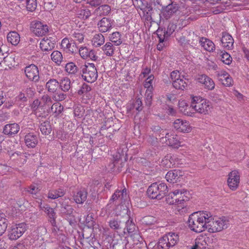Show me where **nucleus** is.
Wrapping results in <instances>:
<instances>
[{"label":"nucleus","mask_w":249,"mask_h":249,"mask_svg":"<svg viewBox=\"0 0 249 249\" xmlns=\"http://www.w3.org/2000/svg\"><path fill=\"white\" fill-rule=\"evenodd\" d=\"M208 212H198L191 214L188 218V226L196 232H201L207 229V220L209 215Z\"/></svg>","instance_id":"nucleus-1"},{"label":"nucleus","mask_w":249,"mask_h":249,"mask_svg":"<svg viewBox=\"0 0 249 249\" xmlns=\"http://www.w3.org/2000/svg\"><path fill=\"white\" fill-rule=\"evenodd\" d=\"M207 214L209 216L207 223V229L209 232H219L228 228L230 226V222L227 217H213L209 212H208Z\"/></svg>","instance_id":"nucleus-2"},{"label":"nucleus","mask_w":249,"mask_h":249,"mask_svg":"<svg viewBox=\"0 0 249 249\" xmlns=\"http://www.w3.org/2000/svg\"><path fill=\"white\" fill-rule=\"evenodd\" d=\"M168 192V187L163 182H155L149 186L147 194L152 199H160Z\"/></svg>","instance_id":"nucleus-3"},{"label":"nucleus","mask_w":249,"mask_h":249,"mask_svg":"<svg viewBox=\"0 0 249 249\" xmlns=\"http://www.w3.org/2000/svg\"><path fill=\"white\" fill-rule=\"evenodd\" d=\"M83 79L89 83L95 82L98 77L97 69L93 63H88L82 65L81 68Z\"/></svg>","instance_id":"nucleus-4"},{"label":"nucleus","mask_w":249,"mask_h":249,"mask_svg":"<svg viewBox=\"0 0 249 249\" xmlns=\"http://www.w3.org/2000/svg\"><path fill=\"white\" fill-rule=\"evenodd\" d=\"M179 238L177 234L169 232L160 238L158 243L159 249H169L174 246L178 241Z\"/></svg>","instance_id":"nucleus-5"},{"label":"nucleus","mask_w":249,"mask_h":249,"mask_svg":"<svg viewBox=\"0 0 249 249\" xmlns=\"http://www.w3.org/2000/svg\"><path fill=\"white\" fill-rule=\"evenodd\" d=\"M28 226L24 222L15 224L10 226L7 231V236L10 240L19 238L27 231Z\"/></svg>","instance_id":"nucleus-6"},{"label":"nucleus","mask_w":249,"mask_h":249,"mask_svg":"<svg viewBox=\"0 0 249 249\" xmlns=\"http://www.w3.org/2000/svg\"><path fill=\"white\" fill-rule=\"evenodd\" d=\"M187 193L184 189L176 190L167 196V202L171 205L181 204L187 200V197L185 195Z\"/></svg>","instance_id":"nucleus-7"},{"label":"nucleus","mask_w":249,"mask_h":249,"mask_svg":"<svg viewBox=\"0 0 249 249\" xmlns=\"http://www.w3.org/2000/svg\"><path fill=\"white\" fill-rule=\"evenodd\" d=\"M191 107L197 112L204 114H208L211 108L208 101L197 96L193 98Z\"/></svg>","instance_id":"nucleus-8"},{"label":"nucleus","mask_w":249,"mask_h":249,"mask_svg":"<svg viewBox=\"0 0 249 249\" xmlns=\"http://www.w3.org/2000/svg\"><path fill=\"white\" fill-rule=\"evenodd\" d=\"M170 78L175 89L184 90L187 88L188 79L184 78V76L181 75L178 71H173L170 74Z\"/></svg>","instance_id":"nucleus-9"},{"label":"nucleus","mask_w":249,"mask_h":249,"mask_svg":"<svg viewBox=\"0 0 249 249\" xmlns=\"http://www.w3.org/2000/svg\"><path fill=\"white\" fill-rule=\"evenodd\" d=\"M31 27L33 33L38 36H44L49 32L48 25L39 21H33Z\"/></svg>","instance_id":"nucleus-10"},{"label":"nucleus","mask_w":249,"mask_h":249,"mask_svg":"<svg viewBox=\"0 0 249 249\" xmlns=\"http://www.w3.org/2000/svg\"><path fill=\"white\" fill-rule=\"evenodd\" d=\"M161 140L166 144L175 148H178L182 146L178 136L172 132L167 133L165 137L162 138Z\"/></svg>","instance_id":"nucleus-11"},{"label":"nucleus","mask_w":249,"mask_h":249,"mask_svg":"<svg viewBox=\"0 0 249 249\" xmlns=\"http://www.w3.org/2000/svg\"><path fill=\"white\" fill-rule=\"evenodd\" d=\"M24 72L29 80L37 82L39 80V72L38 68L34 64L25 67Z\"/></svg>","instance_id":"nucleus-12"},{"label":"nucleus","mask_w":249,"mask_h":249,"mask_svg":"<svg viewBox=\"0 0 249 249\" xmlns=\"http://www.w3.org/2000/svg\"><path fill=\"white\" fill-rule=\"evenodd\" d=\"M239 182L240 175L238 171L233 170L230 172L227 180L229 188L233 191L236 190L239 186Z\"/></svg>","instance_id":"nucleus-13"},{"label":"nucleus","mask_w":249,"mask_h":249,"mask_svg":"<svg viewBox=\"0 0 249 249\" xmlns=\"http://www.w3.org/2000/svg\"><path fill=\"white\" fill-rule=\"evenodd\" d=\"M79 53L81 57L84 59H90L93 61H96L98 59V56L95 51L92 49H89L87 47L81 46L79 47Z\"/></svg>","instance_id":"nucleus-14"},{"label":"nucleus","mask_w":249,"mask_h":249,"mask_svg":"<svg viewBox=\"0 0 249 249\" xmlns=\"http://www.w3.org/2000/svg\"><path fill=\"white\" fill-rule=\"evenodd\" d=\"M142 100L137 98L136 100L130 101L126 106L127 112L130 113H138L142 109Z\"/></svg>","instance_id":"nucleus-15"},{"label":"nucleus","mask_w":249,"mask_h":249,"mask_svg":"<svg viewBox=\"0 0 249 249\" xmlns=\"http://www.w3.org/2000/svg\"><path fill=\"white\" fill-rule=\"evenodd\" d=\"M197 80L205 89L208 90H213L215 87V84L213 79L205 74L199 75Z\"/></svg>","instance_id":"nucleus-16"},{"label":"nucleus","mask_w":249,"mask_h":249,"mask_svg":"<svg viewBox=\"0 0 249 249\" xmlns=\"http://www.w3.org/2000/svg\"><path fill=\"white\" fill-rule=\"evenodd\" d=\"M178 10V6L176 2H172L171 4L166 5L162 8V14L166 19H168Z\"/></svg>","instance_id":"nucleus-17"},{"label":"nucleus","mask_w":249,"mask_h":249,"mask_svg":"<svg viewBox=\"0 0 249 249\" xmlns=\"http://www.w3.org/2000/svg\"><path fill=\"white\" fill-rule=\"evenodd\" d=\"M39 206L41 210L44 211L50 218L51 224H55L56 213L53 208H51L48 204L42 205V201L39 203Z\"/></svg>","instance_id":"nucleus-18"},{"label":"nucleus","mask_w":249,"mask_h":249,"mask_svg":"<svg viewBox=\"0 0 249 249\" xmlns=\"http://www.w3.org/2000/svg\"><path fill=\"white\" fill-rule=\"evenodd\" d=\"M174 127L179 132H189L191 131V127L189 122L181 119H177L174 123Z\"/></svg>","instance_id":"nucleus-19"},{"label":"nucleus","mask_w":249,"mask_h":249,"mask_svg":"<svg viewBox=\"0 0 249 249\" xmlns=\"http://www.w3.org/2000/svg\"><path fill=\"white\" fill-rule=\"evenodd\" d=\"M113 25V20L107 18H103L98 23V28L101 32L109 31Z\"/></svg>","instance_id":"nucleus-20"},{"label":"nucleus","mask_w":249,"mask_h":249,"mask_svg":"<svg viewBox=\"0 0 249 249\" xmlns=\"http://www.w3.org/2000/svg\"><path fill=\"white\" fill-rule=\"evenodd\" d=\"M61 46L65 51L71 53H73L77 49L75 43L66 37L62 39Z\"/></svg>","instance_id":"nucleus-21"},{"label":"nucleus","mask_w":249,"mask_h":249,"mask_svg":"<svg viewBox=\"0 0 249 249\" xmlns=\"http://www.w3.org/2000/svg\"><path fill=\"white\" fill-rule=\"evenodd\" d=\"M182 172L178 170H173L169 171L165 176V178L167 181L171 183H176L182 176Z\"/></svg>","instance_id":"nucleus-22"},{"label":"nucleus","mask_w":249,"mask_h":249,"mask_svg":"<svg viewBox=\"0 0 249 249\" xmlns=\"http://www.w3.org/2000/svg\"><path fill=\"white\" fill-rule=\"evenodd\" d=\"M19 129L20 126L17 123L9 124L4 126L3 132L5 135H13L17 134Z\"/></svg>","instance_id":"nucleus-23"},{"label":"nucleus","mask_w":249,"mask_h":249,"mask_svg":"<svg viewBox=\"0 0 249 249\" xmlns=\"http://www.w3.org/2000/svg\"><path fill=\"white\" fill-rule=\"evenodd\" d=\"M221 42L223 47L225 48L228 50L232 49L234 40L232 37L229 34L226 33H223Z\"/></svg>","instance_id":"nucleus-24"},{"label":"nucleus","mask_w":249,"mask_h":249,"mask_svg":"<svg viewBox=\"0 0 249 249\" xmlns=\"http://www.w3.org/2000/svg\"><path fill=\"white\" fill-rule=\"evenodd\" d=\"M31 109L34 112V114L37 117H43V115L41 113L42 110L45 112L43 106L41 104L40 101L38 99L35 100L31 105Z\"/></svg>","instance_id":"nucleus-25"},{"label":"nucleus","mask_w":249,"mask_h":249,"mask_svg":"<svg viewBox=\"0 0 249 249\" xmlns=\"http://www.w3.org/2000/svg\"><path fill=\"white\" fill-rule=\"evenodd\" d=\"M54 41L48 38H43L40 43V47L43 51H51L54 48Z\"/></svg>","instance_id":"nucleus-26"},{"label":"nucleus","mask_w":249,"mask_h":249,"mask_svg":"<svg viewBox=\"0 0 249 249\" xmlns=\"http://www.w3.org/2000/svg\"><path fill=\"white\" fill-rule=\"evenodd\" d=\"M199 42L204 49L208 52H213L215 49L214 44L213 41L208 38L200 37L199 38Z\"/></svg>","instance_id":"nucleus-27"},{"label":"nucleus","mask_w":249,"mask_h":249,"mask_svg":"<svg viewBox=\"0 0 249 249\" xmlns=\"http://www.w3.org/2000/svg\"><path fill=\"white\" fill-rule=\"evenodd\" d=\"M87 195L86 190H80L73 195V200L77 204H83L86 200Z\"/></svg>","instance_id":"nucleus-28"},{"label":"nucleus","mask_w":249,"mask_h":249,"mask_svg":"<svg viewBox=\"0 0 249 249\" xmlns=\"http://www.w3.org/2000/svg\"><path fill=\"white\" fill-rule=\"evenodd\" d=\"M25 142L28 147H35L38 142L37 136L32 133H29L25 137Z\"/></svg>","instance_id":"nucleus-29"},{"label":"nucleus","mask_w":249,"mask_h":249,"mask_svg":"<svg viewBox=\"0 0 249 249\" xmlns=\"http://www.w3.org/2000/svg\"><path fill=\"white\" fill-rule=\"evenodd\" d=\"M103 53L107 56H113L116 48L110 42H107L102 48Z\"/></svg>","instance_id":"nucleus-30"},{"label":"nucleus","mask_w":249,"mask_h":249,"mask_svg":"<svg viewBox=\"0 0 249 249\" xmlns=\"http://www.w3.org/2000/svg\"><path fill=\"white\" fill-rule=\"evenodd\" d=\"M20 38L19 35L15 31L10 32L7 35V40L8 42L15 46L19 43Z\"/></svg>","instance_id":"nucleus-31"},{"label":"nucleus","mask_w":249,"mask_h":249,"mask_svg":"<svg viewBox=\"0 0 249 249\" xmlns=\"http://www.w3.org/2000/svg\"><path fill=\"white\" fill-rule=\"evenodd\" d=\"M63 110V107L58 102L53 104L50 108L48 110V112L52 113L55 117L59 116Z\"/></svg>","instance_id":"nucleus-32"},{"label":"nucleus","mask_w":249,"mask_h":249,"mask_svg":"<svg viewBox=\"0 0 249 249\" xmlns=\"http://www.w3.org/2000/svg\"><path fill=\"white\" fill-rule=\"evenodd\" d=\"M205 236L200 235L195 240V244L192 249H206Z\"/></svg>","instance_id":"nucleus-33"},{"label":"nucleus","mask_w":249,"mask_h":249,"mask_svg":"<svg viewBox=\"0 0 249 249\" xmlns=\"http://www.w3.org/2000/svg\"><path fill=\"white\" fill-rule=\"evenodd\" d=\"M8 219L5 213H0V236L6 231L8 226Z\"/></svg>","instance_id":"nucleus-34"},{"label":"nucleus","mask_w":249,"mask_h":249,"mask_svg":"<svg viewBox=\"0 0 249 249\" xmlns=\"http://www.w3.org/2000/svg\"><path fill=\"white\" fill-rule=\"evenodd\" d=\"M59 86L64 92L69 90L71 88V81L68 77H63L59 82Z\"/></svg>","instance_id":"nucleus-35"},{"label":"nucleus","mask_w":249,"mask_h":249,"mask_svg":"<svg viewBox=\"0 0 249 249\" xmlns=\"http://www.w3.org/2000/svg\"><path fill=\"white\" fill-rule=\"evenodd\" d=\"M91 43L95 47H100L105 43V37L101 34H95L91 39Z\"/></svg>","instance_id":"nucleus-36"},{"label":"nucleus","mask_w":249,"mask_h":249,"mask_svg":"<svg viewBox=\"0 0 249 249\" xmlns=\"http://www.w3.org/2000/svg\"><path fill=\"white\" fill-rule=\"evenodd\" d=\"M59 87V82L56 79H51L46 84V88L50 92L54 93Z\"/></svg>","instance_id":"nucleus-37"},{"label":"nucleus","mask_w":249,"mask_h":249,"mask_svg":"<svg viewBox=\"0 0 249 249\" xmlns=\"http://www.w3.org/2000/svg\"><path fill=\"white\" fill-rule=\"evenodd\" d=\"M65 192L62 189H58L50 190L48 194V198L52 199H55L58 197L63 196Z\"/></svg>","instance_id":"nucleus-38"},{"label":"nucleus","mask_w":249,"mask_h":249,"mask_svg":"<svg viewBox=\"0 0 249 249\" xmlns=\"http://www.w3.org/2000/svg\"><path fill=\"white\" fill-rule=\"evenodd\" d=\"M109 40L110 42L114 44L115 46H119L122 43L121 39V35L118 32H113L109 36Z\"/></svg>","instance_id":"nucleus-39"},{"label":"nucleus","mask_w":249,"mask_h":249,"mask_svg":"<svg viewBox=\"0 0 249 249\" xmlns=\"http://www.w3.org/2000/svg\"><path fill=\"white\" fill-rule=\"evenodd\" d=\"M91 89V87L89 85L86 83H83L81 86L80 89L78 91V94L80 95L84 94L86 95L88 99H89L92 96V95L89 93Z\"/></svg>","instance_id":"nucleus-40"},{"label":"nucleus","mask_w":249,"mask_h":249,"mask_svg":"<svg viewBox=\"0 0 249 249\" xmlns=\"http://www.w3.org/2000/svg\"><path fill=\"white\" fill-rule=\"evenodd\" d=\"M124 222H122L118 218L112 219L109 222V225L111 229L114 230H118L122 229Z\"/></svg>","instance_id":"nucleus-41"},{"label":"nucleus","mask_w":249,"mask_h":249,"mask_svg":"<svg viewBox=\"0 0 249 249\" xmlns=\"http://www.w3.org/2000/svg\"><path fill=\"white\" fill-rule=\"evenodd\" d=\"M65 70L67 73L71 75H75L78 71L77 67L73 62L67 63L65 67Z\"/></svg>","instance_id":"nucleus-42"},{"label":"nucleus","mask_w":249,"mask_h":249,"mask_svg":"<svg viewBox=\"0 0 249 249\" xmlns=\"http://www.w3.org/2000/svg\"><path fill=\"white\" fill-rule=\"evenodd\" d=\"M52 60L56 64L60 65L63 59L62 53L58 51H53L51 55Z\"/></svg>","instance_id":"nucleus-43"},{"label":"nucleus","mask_w":249,"mask_h":249,"mask_svg":"<svg viewBox=\"0 0 249 249\" xmlns=\"http://www.w3.org/2000/svg\"><path fill=\"white\" fill-rule=\"evenodd\" d=\"M39 127L42 134L44 135L49 134L52 130L50 123L48 121H46L41 123Z\"/></svg>","instance_id":"nucleus-44"},{"label":"nucleus","mask_w":249,"mask_h":249,"mask_svg":"<svg viewBox=\"0 0 249 249\" xmlns=\"http://www.w3.org/2000/svg\"><path fill=\"white\" fill-rule=\"evenodd\" d=\"M220 57L221 60L226 65H230L232 62V58L230 54L225 51H221L220 52Z\"/></svg>","instance_id":"nucleus-45"},{"label":"nucleus","mask_w":249,"mask_h":249,"mask_svg":"<svg viewBox=\"0 0 249 249\" xmlns=\"http://www.w3.org/2000/svg\"><path fill=\"white\" fill-rule=\"evenodd\" d=\"M126 190L124 189L122 191H116L112 196L111 200L112 201H115L117 200L119 198H121V199H124L126 197Z\"/></svg>","instance_id":"nucleus-46"},{"label":"nucleus","mask_w":249,"mask_h":249,"mask_svg":"<svg viewBox=\"0 0 249 249\" xmlns=\"http://www.w3.org/2000/svg\"><path fill=\"white\" fill-rule=\"evenodd\" d=\"M78 18L82 19H87L90 16V11L86 8H81L77 12Z\"/></svg>","instance_id":"nucleus-47"},{"label":"nucleus","mask_w":249,"mask_h":249,"mask_svg":"<svg viewBox=\"0 0 249 249\" xmlns=\"http://www.w3.org/2000/svg\"><path fill=\"white\" fill-rule=\"evenodd\" d=\"M73 39V41H77L80 43L83 42L84 39V36L83 34L80 31H75L71 35Z\"/></svg>","instance_id":"nucleus-48"},{"label":"nucleus","mask_w":249,"mask_h":249,"mask_svg":"<svg viewBox=\"0 0 249 249\" xmlns=\"http://www.w3.org/2000/svg\"><path fill=\"white\" fill-rule=\"evenodd\" d=\"M215 240L213 236H205L206 249H213L215 245Z\"/></svg>","instance_id":"nucleus-49"},{"label":"nucleus","mask_w":249,"mask_h":249,"mask_svg":"<svg viewBox=\"0 0 249 249\" xmlns=\"http://www.w3.org/2000/svg\"><path fill=\"white\" fill-rule=\"evenodd\" d=\"M154 79V75L150 74L145 80L144 87L146 89V90H153L152 83Z\"/></svg>","instance_id":"nucleus-50"},{"label":"nucleus","mask_w":249,"mask_h":249,"mask_svg":"<svg viewBox=\"0 0 249 249\" xmlns=\"http://www.w3.org/2000/svg\"><path fill=\"white\" fill-rule=\"evenodd\" d=\"M27 101V97L23 93L20 92L15 99V103L20 106Z\"/></svg>","instance_id":"nucleus-51"},{"label":"nucleus","mask_w":249,"mask_h":249,"mask_svg":"<svg viewBox=\"0 0 249 249\" xmlns=\"http://www.w3.org/2000/svg\"><path fill=\"white\" fill-rule=\"evenodd\" d=\"M97 10L100 15H107L110 12L111 8L108 5H103L100 6Z\"/></svg>","instance_id":"nucleus-52"},{"label":"nucleus","mask_w":249,"mask_h":249,"mask_svg":"<svg viewBox=\"0 0 249 249\" xmlns=\"http://www.w3.org/2000/svg\"><path fill=\"white\" fill-rule=\"evenodd\" d=\"M124 222L125 223V228L128 233H133L135 231L136 227L132 220L127 219Z\"/></svg>","instance_id":"nucleus-53"},{"label":"nucleus","mask_w":249,"mask_h":249,"mask_svg":"<svg viewBox=\"0 0 249 249\" xmlns=\"http://www.w3.org/2000/svg\"><path fill=\"white\" fill-rule=\"evenodd\" d=\"M26 8L29 11H34L37 6L36 0H26Z\"/></svg>","instance_id":"nucleus-54"},{"label":"nucleus","mask_w":249,"mask_h":249,"mask_svg":"<svg viewBox=\"0 0 249 249\" xmlns=\"http://www.w3.org/2000/svg\"><path fill=\"white\" fill-rule=\"evenodd\" d=\"M40 101L41 104L43 106V107L45 106H50L52 103L51 97L47 94L43 95Z\"/></svg>","instance_id":"nucleus-55"},{"label":"nucleus","mask_w":249,"mask_h":249,"mask_svg":"<svg viewBox=\"0 0 249 249\" xmlns=\"http://www.w3.org/2000/svg\"><path fill=\"white\" fill-rule=\"evenodd\" d=\"M221 7H222L224 10H231L233 9L234 6H236L234 3H232L231 0H227L226 1L221 2L220 5Z\"/></svg>","instance_id":"nucleus-56"},{"label":"nucleus","mask_w":249,"mask_h":249,"mask_svg":"<svg viewBox=\"0 0 249 249\" xmlns=\"http://www.w3.org/2000/svg\"><path fill=\"white\" fill-rule=\"evenodd\" d=\"M152 90H146L145 92V103L147 106H150L152 104Z\"/></svg>","instance_id":"nucleus-57"},{"label":"nucleus","mask_w":249,"mask_h":249,"mask_svg":"<svg viewBox=\"0 0 249 249\" xmlns=\"http://www.w3.org/2000/svg\"><path fill=\"white\" fill-rule=\"evenodd\" d=\"M170 160L171 164H172V168L178 167L181 164L180 160L176 155L171 156L170 155Z\"/></svg>","instance_id":"nucleus-58"},{"label":"nucleus","mask_w":249,"mask_h":249,"mask_svg":"<svg viewBox=\"0 0 249 249\" xmlns=\"http://www.w3.org/2000/svg\"><path fill=\"white\" fill-rule=\"evenodd\" d=\"M161 165L166 168H172V164L170 160V155L166 156L161 161Z\"/></svg>","instance_id":"nucleus-59"},{"label":"nucleus","mask_w":249,"mask_h":249,"mask_svg":"<svg viewBox=\"0 0 249 249\" xmlns=\"http://www.w3.org/2000/svg\"><path fill=\"white\" fill-rule=\"evenodd\" d=\"M40 190V187L38 184L34 183L31 184L28 190V192L32 194H36Z\"/></svg>","instance_id":"nucleus-60"},{"label":"nucleus","mask_w":249,"mask_h":249,"mask_svg":"<svg viewBox=\"0 0 249 249\" xmlns=\"http://www.w3.org/2000/svg\"><path fill=\"white\" fill-rule=\"evenodd\" d=\"M141 11H142V13L140 12V15L141 16H142L143 18H145V19L148 20L149 18H151L150 14L149 12L151 8L149 9V8L144 7V8H140Z\"/></svg>","instance_id":"nucleus-61"},{"label":"nucleus","mask_w":249,"mask_h":249,"mask_svg":"<svg viewBox=\"0 0 249 249\" xmlns=\"http://www.w3.org/2000/svg\"><path fill=\"white\" fill-rule=\"evenodd\" d=\"M176 28V26L173 24H169L166 33H164V35L162 36H165V38H167L168 36H171L173 33L175 31Z\"/></svg>","instance_id":"nucleus-62"},{"label":"nucleus","mask_w":249,"mask_h":249,"mask_svg":"<svg viewBox=\"0 0 249 249\" xmlns=\"http://www.w3.org/2000/svg\"><path fill=\"white\" fill-rule=\"evenodd\" d=\"M30 247L27 241H25L22 243L18 244L14 246L12 249H30Z\"/></svg>","instance_id":"nucleus-63"},{"label":"nucleus","mask_w":249,"mask_h":249,"mask_svg":"<svg viewBox=\"0 0 249 249\" xmlns=\"http://www.w3.org/2000/svg\"><path fill=\"white\" fill-rule=\"evenodd\" d=\"M66 97L67 95L66 94L62 92H58L55 93L53 96V98L54 101L58 102L65 100L66 98Z\"/></svg>","instance_id":"nucleus-64"}]
</instances>
